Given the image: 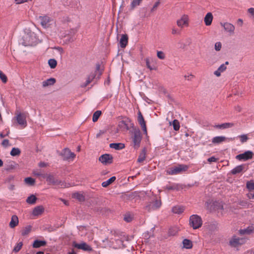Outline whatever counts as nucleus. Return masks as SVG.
<instances>
[{"instance_id":"f03ea898","label":"nucleus","mask_w":254,"mask_h":254,"mask_svg":"<svg viewBox=\"0 0 254 254\" xmlns=\"http://www.w3.org/2000/svg\"><path fill=\"white\" fill-rule=\"evenodd\" d=\"M190 225L193 229H196L200 228L202 224L201 218L195 214L192 215L190 217Z\"/></svg>"},{"instance_id":"f3484780","label":"nucleus","mask_w":254,"mask_h":254,"mask_svg":"<svg viewBox=\"0 0 254 254\" xmlns=\"http://www.w3.org/2000/svg\"><path fill=\"white\" fill-rule=\"evenodd\" d=\"M188 24V17L186 15H184L181 19L177 21V24L179 27H183Z\"/></svg>"},{"instance_id":"6e6552de","label":"nucleus","mask_w":254,"mask_h":254,"mask_svg":"<svg viewBox=\"0 0 254 254\" xmlns=\"http://www.w3.org/2000/svg\"><path fill=\"white\" fill-rule=\"evenodd\" d=\"M99 161L103 164L107 165L113 163V157L111 154H104L100 156Z\"/></svg>"},{"instance_id":"3c124183","label":"nucleus","mask_w":254,"mask_h":254,"mask_svg":"<svg viewBox=\"0 0 254 254\" xmlns=\"http://www.w3.org/2000/svg\"><path fill=\"white\" fill-rule=\"evenodd\" d=\"M157 55V57L161 60H163L165 58V54L162 51H158Z\"/></svg>"},{"instance_id":"473e14b6","label":"nucleus","mask_w":254,"mask_h":254,"mask_svg":"<svg viewBox=\"0 0 254 254\" xmlns=\"http://www.w3.org/2000/svg\"><path fill=\"white\" fill-rule=\"evenodd\" d=\"M181 187L179 184H173L172 185H167L165 187V189L168 190H179Z\"/></svg>"},{"instance_id":"c756f323","label":"nucleus","mask_w":254,"mask_h":254,"mask_svg":"<svg viewBox=\"0 0 254 254\" xmlns=\"http://www.w3.org/2000/svg\"><path fill=\"white\" fill-rule=\"evenodd\" d=\"M32 226L30 225L27 226L23 228L21 230V235L23 236H27L31 231Z\"/></svg>"},{"instance_id":"69168bd1","label":"nucleus","mask_w":254,"mask_h":254,"mask_svg":"<svg viewBox=\"0 0 254 254\" xmlns=\"http://www.w3.org/2000/svg\"><path fill=\"white\" fill-rule=\"evenodd\" d=\"M124 220H125L126 222H130V221H131V220H132V218H131L130 216H129V215H128V216H127V215H126V216H125V217H124Z\"/></svg>"},{"instance_id":"a878e982","label":"nucleus","mask_w":254,"mask_h":254,"mask_svg":"<svg viewBox=\"0 0 254 254\" xmlns=\"http://www.w3.org/2000/svg\"><path fill=\"white\" fill-rule=\"evenodd\" d=\"M23 40L24 42L22 44L24 46H31L32 44V41H31L30 36L28 34L23 36Z\"/></svg>"},{"instance_id":"39448f33","label":"nucleus","mask_w":254,"mask_h":254,"mask_svg":"<svg viewBox=\"0 0 254 254\" xmlns=\"http://www.w3.org/2000/svg\"><path fill=\"white\" fill-rule=\"evenodd\" d=\"M161 205L160 200L154 199L152 201L148 202L145 206V209L148 212L158 209Z\"/></svg>"},{"instance_id":"c85d7f7f","label":"nucleus","mask_w":254,"mask_h":254,"mask_svg":"<svg viewBox=\"0 0 254 254\" xmlns=\"http://www.w3.org/2000/svg\"><path fill=\"white\" fill-rule=\"evenodd\" d=\"M226 68V66H225L224 64H222L216 70L214 71V74L216 76L219 77L221 75V72L224 71Z\"/></svg>"},{"instance_id":"b1692460","label":"nucleus","mask_w":254,"mask_h":254,"mask_svg":"<svg viewBox=\"0 0 254 254\" xmlns=\"http://www.w3.org/2000/svg\"><path fill=\"white\" fill-rule=\"evenodd\" d=\"M18 218L16 215H12L11 221L9 223V226L11 228L16 227L18 224Z\"/></svg>"},{"instance_id":"13d9d810","label":"nucleus","mask_w":254,"mask_h":254,"mask_svg":"<svg viewBox=\"0 0 254 254\" xmlns=\"http://www.w3.org/2000/svg\"><path fill=\"white\" fill-rule=\"evenodd\" d=\"M240 139L241 141L243 143L246 142L248 138L246 135L244 134L240 136Z\"/></svg>"},{"instance_id":"9b49d317","label":"nucleus","mask_w":254,"mask_h":254,"mask_svg":"<svg viewBox=\"0 0 254 254\" xmlns=\"http://www.w3.org/2000/svg\"><path fill=\"white\" fill-rule=\"evenodd\" d=\"M39 20L42 26L44 28L48 27L51 24L50 22L52 21L51 18L46 15L39 16Z\"/></svg>"},{"instance_id":"aec40b11","label":"nucleus","mask_w":254,"mask_h":254,"mask_svg":"<svg viewBox=\"0 0 254 254\" xmlns=\"http://www.w3.org/2000/svg\"><path fill=\"white\" fill-rule=\"evenodd\" d=\"M47 242L45 241L36 240L34 241L32 246L34 248H38L41 247L45 246Z\"/></svg>"},{"instance_id":"603ef678","label":"nucleus","mask_w":254,"mask_h":254,"mask_svg":"<svg viewBox=\"0 0 254 254\" xmlns=\"http://www.w3.org/2000/svg\"><path fill=\"white\" fill-rule=\"evenodd\" d=\"M98 74L96 72H92L88 76V78L92 81L94 78H97L96 76Z\"/></svg>"},{"instance_id":"e433bc0d","label":"nucleus","mask_w":254,"mask_h":254,"mask_svg":"<svg viewBox=\"0 0 254 254\" xmlns=\"http://www.w3.org/2000/svg\"><path fill=\"white\" fill-rule=\"evenodd\" d=\"M102 112L100 110H97L93 114L92 117V121L93 122H96L98 121L99 118L101 116Z\"/></svg>"},{"instance_id":"774afa93","label":"nucleus","mask_w":254,"mask_h":254,"mask_svg":"<svg viewBox=\"0 0 254 254\" xmlns=\"http://www.w3.org/2000/svg\"><path fill=\"white\" fill-rule=\"evenodd\" d=\"M247 195L249 199H254V193H248Z\"/></svg>"},{"instance_id":"0eeeda50","label":"nucleus","mask_w":254,"mask_h":254,"mask_svg":"<svg viewBox=\"0 0 254 254\" xmlns=\"http://www.w3.org/2000/svg\"><path fill=\"white\" fill-rule=\"evenodd\" d=\"M28 113L27 112L24 113H19L16 117V119L18 123V124L23 126V127H25L27 126V121H26V117L28 116Z\"/></svg>"},{"instance_id":"9d476101","label":"nucleus","mask_w":254,"mask_h":254,"mask_svg":"<svg viewBox=\"0 0 254 254\" xmlns=\"http://www.w3.org/2000/svg\"><path fill=\"white\" fill-rule=\"evenodd\" d=\"M224 208L223 203L221 201L219 200L213 202L212 204H211L210 207L209 208L211 211L216 210H222Z\"/></svg>"},{"instance_id":"e2e57ef3","label":"nucleus","mask_w":254,"mask_h":254,"mask_svg":"<svg viewBox=\"0 0 254 254\" xmlns=\"http://www.w3.org/2000/svg\"><path fill=\"white\" fill-rule=\"evenodd\" d=\"M217 160V159L214 156H212L210 158H209L208 159H207V161L208 162L211 163V162H216Z\"/></svg>"},{"instance_id":"6e6d98bb","label":"nucleus","mask_w":254,"mask_h":254,"mask_svg":"<svg viewBox=\"0 0 254 254\" xmlns=\"http://www.w3.org/2000/svg\"><path fill=\"white\" fill-rule=\"evenodd\" d=\"M222 45L219 42H216L215 44V50L217 51H219L221 49Z\"/></svg>"},{"instance_id":"cd10ccee","label":"nucleus","mask_w":254,"mask_h":254,"mask_svg":"<svg viewBox=\"0 0 254 254\" xmlns=\"http://www.w3.org/2000/svg\"><path fill=\"white\" fill-rule=\"evenodd\" d=\"M226 138L223 136H215L212 138V142L214 144H219L226 140Z\"/></svg>"},{"instance_id":"20e7f679","label":"nucleus","mask_w":254,"mask_h":254,"mask_svg":"<svg viewBox=\"0 0 254 254\" xmlns=\"http://www.w3.org/2000/svg\"><path fill=\"white\" fill-rule=\"evenodd\" d=\"M189 168V167L186 165L181 164L178 166L172 167L167 170V173L168 175H174L181 173L182 171H186Z\"/></svg>"},{"instance_id":"a18cd8bd","label":"nucleus","mask_w":254,"mask_h":254,"mask_svg":"<svg viewBox=\"0 0 254 254\" xmlns=\"http://www.w3.org/2000/svg\"><path fill=\"white\" fill-rule=\"evenodd\" d=\"M101 65L100 64H97L96 66V71L95 72L98 74V75L97 76V78L99 79L102 74V69H101L100 68Z\"/></svg>"},{"instance_id":"c9c22d12","label":"nucleus","mask_w":254,"mask_h":254,"mask_svg":"<svg viewBox=\"0 0 254 254\" xmlns=\"http://www.w3.org/2000/svg\"><path fill=\"white\" fill-rule=\"evenodd\" d=\"M21 151L18 148L13 147L12 148L10 154L12 156H19L20 154Z\"/></svg>"},{"instance_id":"4c0bfd02","label":"nucleus","mask_w":254,"mask_h":254,"mask_svg":"<svg viewBox=\"0 0 254 254\" xmlns=\"http://www.w3.org/2000/svg\"><path fill=\"white\" fill-rule=\"evenodd\" d=\"M170 125H172L173 128L175 130L177 131L179 130L180 126L179 122L177 120H174L172 123H170Z\"/></svg>"},{"instance_id":"bf43d9fd","label":"nucleus","mask_w":254,"mask_h":254,"mask_svg":"<svg viewBox=\"0 0 254 254\" xmlns=\"http://www.w3.org/2000/svg\"><path fill=\"white\" fill-rule=\"evenodd\" d=\"M1 145L5 147L9 146V140L8 139H4L1 143Z\"/></svg>"},{"instance_id":"bb28decb","label":"nucleus","mask_w":254,"mask_h":254,"mask_svg":"<svg viewBox=\"0 0 254 254\" xmlns=\"http://www.w3.org/2000/svg\"><path fill=\"white\" fill-rule=\"evenodd\" d=\"M172 212L176 214H181L185 210V207L183 206L177 205L172 208Z\"/></svg>"},{"instance_id":"4468645a","label":"nucleus","mask_w":254,"mask_h":254,"mask_svg":"<svg viewBox=\"0 0 254 254\" xmlns=\"http://www.w3.org/2000/svg\"><path fill=\"white\" fill-rule=\"evenodd\" d=\"M246 165L244 164L236 166L231 171V173L232 175H236L239 174L242 172H245L246 171Z\"/></svg>"},{"instance_id":"a211bd4d","label":"nucleus","mask_w":254,"mask_h":254,"mask_svg":"<svg viewBox=\"0 0 254 254\" xmlns=\"http://www.w3.org/2000/svg\"><path fill=\"white\" fill-rule=\"evenodd\" d=\"M234 126L233 123H225L220 125H216L214 126V127L216 128L220 129H224L225 128H230Z\"/></svg>"},{"instance_id":"f704fd0d","label":"nucleus","mask_w":254,"mask_h":254,"mask_svg":"<svg viewBox=\"0 0 254 254\" xmlns=\"http://www.w3.org/2000/svg\"><path fill=\"white\" fill-rule=\"evenodd\" d=\"M145 155H146V151L145 149H144L142 150L141 153H140L138 158L137 159V162L139 163L142 162L145 159Z\"/></svg>"},{"instance_id":"dca6fc26","label":"nucleus","mask_w":254,"mask_h":254,"mask_svg":"<svg viewBox=\"0 0 254 254\" xmlns=\"http://www.w3.org/2000/svg\"><path fill=\"white\" fill-rule=\"evenodd\" d=\"M221 25L223 26L224 29L230 34L234 33L235 30V26L231 23L228 22L221 23Z\"/></svg>"},{"instance_id":"338daca9","label":"nucleus","mask_w":254,"mask_h":254,"mask_svg":"<svg viewBox=\"0 0 254 254\" xmlns=\"http://www.w3.org/2000/svg\"><path fill=\"white\" fill-rule=\"evenodd\" d=\"M47 165H48V164L45 162H40L39 163V166L40 167H46L47 166Z\"/></svg>"},{"instance_id":"423d86ee","label":"nucleus","mask_w":254,"mask_h":254,"mask_svg":"<svg viewBox=\"0 0 254 254\" xmlns=\"http://www.w3.org/2000/svg\"><path fill=\"white\" fill-rule=\"evenodd\" d=\"M247 242V239L244 238H238L236 236H234L230 240L229 243L230 245L233 247H237L239 246L245 244Z\"/></svg>"},{"instance_id":"f257e3e1","label":"nucleus","mask_w":254,"mask_h":254,"mask_svg":"<svg viewBox=\"0 0 254 254\" xmlns=\"http://www.w3.org/2000/svg\"><path fill=\"white\" fill-rule=\"evenodd\" d=\"M46 180L49 183L62 188H68L69 186L68 184L56 179L52 175H47Z\"/></svg>"},{"instance_id":"5701e85b","label":"nucleus","mask_w":254,"mask_h":254,"mask_svg":"<svg viewBox=\"0 0 254 254\" xmlns=\"http://www.w3.org/2000/svg\"><path fill=\"white\" fill-rule=\"evenodd\" d=\"M212 14L211 12L207 13L205 15L204 19L205 25L207 26L210 25L212 23Z\"/></svg>"},{"instance_id":"a19ab883","label":"nucleus","mask_w":254,"mask_h":254,"mask_svg":"<svg viewBox=\"0 0 254 254\" xmlns=\"http://www.w3.org/2000/svg\"><path fill=\"white\" fill-rule=\"evenodd\" d=\"M48 64L51 68H54L57 65V62L55 59H51L48 61Z\"/></svg>"},{"instance_id":"1a4fd4ad","label":"nucleus","mask_w":254,"mask_h":254,"mask_svg":"<svg viewBox=\"0 0 254 254\" xmlns=\"http://www.w3.org/2000/svg\"><path fill=\"white\" fill-rule=\"evenodd\" d=\"M253 152L248 150L243 153L237 155L236 158L240 161H247L253 158Z\"/></svg>"},{"instance_id":"412c9836","label":"nucleus","mask_w":254,"mask_h":254,"mask_svg":"<svg viewBox=\"0 0 254 254\" xmlns=\"http://www.w3.org/2000/svg\"><path fill=\"white\" fill-rule=\"evenodd\" d=\"M44 209L42 206H37L33 210L32 214L34 216H39L44 212Z\"/></svg>"},{"instance_id":"7ed1b4c3","label":"nucleus","mask_w":254,"mask_h":254,"mask_svg":"<svg viewBox=\"0 0 254 254\" xmlns=\"http://www.w3.org/2000/svg\"><path fill=\"white\" fill-rule=\"evenodd\" d=\"M142 135L140 130L138 128L134 129L133 131L132 141L135 149H137L139 147Z\"/></svg>"},{"instance_id":"393cba45","label":"nucleus","mask_w":254,"mask_h":254,"mask_svg":"<svg viewBox=\"0 0 254 254\" xmlns=\"http://www.w3.org/2000/svg\"><path fill=\"white\" fill-rule=\"evenodd\" d=\"M125 144L122 143H112L110 144V147L116 150H121L124 148Z\"/></svg>"},{"instance_id":"ddd939ff","label":"nucleus","mask_w":254,"mask_h":254,"mask_svg":"<svg viewBox=\"0 0 254 254\" xmlns=\"http://www.w3.org/2000/svg\"><path fill=\"white\" fill-rule=\"evenodd\" d=\"M137 121L138 122L139 124L141 126L144 133L145 134H146L147 133V128H146V123L144 121V118L140 111H139L138 113Z\"/></svg>"},{"instance_id":"0e129e2a","label":"nucleus","mask_w":254,"mask_h":254,"mask_svg":"<svg viewBox=\"0 0 254 254\" xmlns=\"http://www.w3.org/2000/svg\"><path fill=\"white\" fill-rule=\"evenodd\" d=\"M91 82V81L88 78H87L86 82L83 84L82 85H81V87H86V86H87L90 82Z\"/></svg>"},{"instance_id":"680f3d73","label":"nucleus","mask_w":254,"mask_h":254,"mask_svg":"<svg viewBox=\"0 0 254 254\" xmlns=\"http://www.w3.org/2000/svg\"><path fill=\"white\" fill-rule=\"evenodd\" d=\"M160 2L159 0L156 1L154 4L153 7L151 8V12H153L158 6V5L160 4Z\"/></svg>"},{"instance_id":"8fccbe9b","label":"nucleus","mask_w":254,"mask_h":254,"mask_svg":"<svg viewBox=\"0 0 254 254\" xmlns=\"http://www.w3.org/2000/svg\"><path fill=\"white\" fill-rule=\"evenodd\" d=\"M238 203L243 207H248L249 206L248 202L245 200H240L238 201Z\"/></svg>"},{"instance_id":"de8ad7c7","label":"nucleus","mask_w":254,"mask_h":254,"mask_svg":"<svg viewBox=\"0 0 254 254\" xmlns=\"http://www.w3.org/2000/svg\"><path fill=\"white\" fill-rule=\"evenodd\" d=\"M252 231V229H250L249 228L242 229V230H240L239 231L241 235L249 234H250L251 233Z\"/></svg>"},{"instance_id":"ea45409f","label":"nucleus","mask_w":254,"mask_h":254,"mask_svg":"<svg viewBox=\"0 0 254 254\" xmlns=\"http://www.w3.org/2000/svg\"><path fill=\"white\" fill-rule=\"evenodd\" d=\"M126 196L129 199H133L137 197H139V192L137 191L131 192L128 194H126Z\"/></svg>"},{"instance_id":"09e8293b","label":"nucleus","mask_w":254,"mask_h":254,"mask_svg":"<svg viewBox=\"0 0 254 254\" xmlns=\"http://www.w3.org/2000/svg\"><path fill=\"white\" fill-rule=\"evenodd\" d=\"M0 79L4 83L7 81L6 76L1 71H0Z\"/></svg>"},{"instance_id":"5fc2aeb1","label":"nucleus","mask_w":254,"mask_h":254,"mask_svg":"<svg viewBox=\"0 0 254 254\" xmlns=\"http://www.w3.org/2000/svg\"><path fill=\"white\" fill-rule=\"evenodd\" d=\"M145 63H146V65L147 67L148 68H149L150 70H153L155 69L154 67H152L150 65V62H149V59H148V58L145 59Z\"/></svg>"},{"instance_id":"37998d69","label":"nucleus","mask_w":254,"mask_h":254,"mask_svg":"<svg viewBox=\"0 0 254 254\" xmlns=\"http://www.w3.org/2000/svg\"><path fill=\"white\" fill-rule=\"evenodd\" d=\"M247 188L250 191L254 190V181L251 180L247 182L246 184Z\"/></svg>"},{"instance_id":"6ab92c4d","label":"nucleus","mask_w":254,"mask_h":254,"mask_svg":"<svg viewBox=\"0 0 254 254\" xmlns=\"http://www.w3.org/2000/svg\"><path fill=\"white\" fill-rule=\"evenodd\" d=\"M128 42V37L127 34H123L122 35L120 41V46L121 48H125Z\"/></svg>"},{"instance_id":"4be33fe9","label":"nucleus","mask_w":254,"mask_h":254,"mask_svg":"<svg viewBox=\"0 0 254 254\" xmlns=\"http://www.w3.org/2000/svg\"><path fill=\"white\" fill-rule=\"evenodd\" d=\"M56 81V79L54 78H49L42 82V86L46 87L48 86L52 85L55 83Z\"/></svg>"},{"instance_id":"f8f14e48","label":"nucleus","mask_w":254,"mask_h":254,"mask_svg":"<svg viewBox=\"0 0 254 254\" xmlns=\"http://www.w3.org/2000/svg\"><path fill=\"white\" fill-rule=\"evenodd\" d=\"M61 155L63 156L64 160H68L75 157V155L74 153L70 151L68 148H64L61 153Z\"/></svg>"},{"instance_id":"c03bdc74","label":"nucleus","mask_w":254,"mask_h":254,"mask_svg":"<svg viewBox=\"0 0 254 254\" xmlns=\"http://www.w3.org/2000/svg\"><path fill=\"white\" fill-rule=\"evenodd\" d=\"M178 229L176 227H171L168 231V235L170 236H174L177 234Z\"/></svg>"},{"instance_id":"79ce46f5","label":"nucleus","mask_w":254,"mask_h":254,"mask_svg":"<svg viewBox=\"0 0 254 254\" xmlns=\"http://www.w3.org/2000/svg\"><path fill=\"white\" fill-rule=\"evenodd\" d=\"M25 183L29 186H33L34 185L35 180L31 177L26 178L24 180Z\"/></svg>"},{"instance_id":"4d7b16f0","label":"nucleus","mask_w":254,"mask_h":254,"mask_svg":"<svg viewBox=\"0 0 254 254\" xmlns=\"http://www.w3.org/2000/svg\"><path fill=\"white\" fill-rule=\"evenodd\" d=\"M141 0H133L131 2V6L132 7H135L136 6L139 5Z\"/></svg>"},{"instance_id":"58836bf2","label":"nucleus","mask_w":254,"mask_h":254,"mask_svg":"<svg viewBox=\"0 0 254 254\" xmlns=\"http://www.w3.org/2000/svg\"><path fill=\"white\" fill-rule=\"evenodd\" d=\"M72 196L73 197L78 199L80 201H82L84 200V196L81 193L76 192L73 194Z\"/></svg>"},{"instance_id":"49530a36","label":"nucleus","mask_w":254,"mask_h":254,"mask_svg":"<svg viewBox=\"0 0 254 254\" xmlns=\"http://www.w3.org/2000/svg\"><path fill=\"white\" fill-rule=\"evenodd\" d=\"M23 246L22 242H19L17 244V245L14 248L13 251L15 253L18 252L20 249H21Z\"/></svg>"},{"instance_id":"2eb2a0df","label":"nucleus","mask_w":254,"mask_h":254,"mask_svg":"<svg viewBox=\"0 0 254 254\" xmlns=\"http://www.w3.org/2000/svg\"><path fill=\"white\" fill-rule=\"evenodd\" d=\"M74 247L78 249H81L85 251L90 252L92 251L91 247L84 242H83L80 244L75 243L74 244Z\"/></svg>"},{"instance_id":"72a5a7b5","label":"nucleus","mask_w":254,"mask_h":254,"mask_svg":"<svg viewBox=\"0 0 254 254\" xmlns=\"http://www.w3.org/2000/svg\"><path fill=\"white\" fill-rule=\"evenodd\" d=\"M183 247L186 249H190L192 246V242L188 239H184L183 241Z\"/></svg>"},{"instance_id":"7c9ffc66","label":"nucleus","mask_w":254,"mask_h":254,"mask_svg":"<svg viewBox=\"0 0 254 254\" xmlns=\"http://www.w3.org/2000/svg\"><path fill=\"white\" fill-rule=\"evenodd\" d=\"M116 179V177L113 176L110 178L109 179L107 180L106 181L103 182L102 183V186L104 188H106L112 183H113Z\"/></svg>"},{"instance_id":"052dcab7","label":"nucleus","mask_w":254,"mask_h":254,"mask_svg":"<svg viewBox=\"0 0 254 254\" xmlns=\"http://www.w3.org/2000/svg\"><path fill=\"white\" fill-rule=\"evenodd\" d=\"M45 230L49 232H52L56 230V228H54L52 226H50L45 228Z\"/></svg>"},{"instance_id":"2f4dec72","label":"nucleus","mask_w":254,"mask_h":254,"mask_svg":"<svg viewBox=\"0 0 254 254\" xmlns=\"http://www.w3.org/2000/svg\"><path fill=\"white\" fill-rule=\"evenodd\" d=\"M37 199L35 195L31 194L27 198L26 201L28 204H34L35 203Z\"/></svg>"},{"instance_id":"864d4df0","label":"nucleus","mask_w":254,"mask_h":254,"mask_svg":"<svg viewBox=\"0 0 254 254\" xmlns=\"http://www.w3.org/2000/svg\"><path fill=\"white\" fill-rule=\"evenodd\" d=\"M98 74L96 72H92L88 76V78L92 81L94 78H97L96 76Z\"/></svg>"}]
</instances>
